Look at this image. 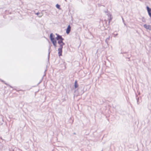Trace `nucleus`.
Returning a JSON list of instances; mask_svg holds the SVG:
<instances>
[{
  "label": "nucleus",
  "instance_id": "nucleus-1",
  "mask_svg": "<svg viewBox=\"0 0 151 151\" xmlns=\"http://www.w3.org/2000/svg\"><path fill=\"white\" fill-rule=\"evenodd\" d=\"M63 40H58V43L60 45V47H63V45H64V43L63 41Z\"/></svg>",
  "mask_w": 151,
  "mask_h": 151
},
{
  "label": "nucleus",
  "instance_id": "nucleus-2",
  "mask_svg": "<svg viewBox=\"0 0 151 151\" xmlns=\"http://www.w3.org/2000/svg\"><path fill=\"white\" fill-rule=\"evenodd\" d=\"M51 40L55 47H56L57 42L55 38L52 39Z\"/></svg>",
  "mask_w": 151,
  "mask_h": 151
},
{
  "label": "nucleus",
  "instance_id": "nucleus-3",
  "mask_svg": "<svg viewBox=\"0 0 151 151\" xmlns=\"http://www.w3.org/2000/svg\"><path fill=\"white\" fill-rule=\"evenodd\" d=\"M63 47H60L58 49V54L59 56L62 55V49L63 48Z\"/></svg>",
  "mask_w": 151,
  "mask_h": 151
},
{
  "label": "nucleus",
  "instance_id": "nucleus-4",
  "mask_svg": "<svg viewBox=\"0 0 151 151\" xmlns=\"http://www.w3.org/2000/svg\"><path fill=\"white\" fill-rule=\"evenodd\" d=\"M71 29V27L70 25H69L68 27L67 28V29L66 30V32L67 34H69L70 33V31Z\"/></svg>",
  "mask_w": 151,
  "mask_h": 151
},
{
  "label": "nucleus",
  "instance_id": "nucleus-5",
  "mask_svg": "<svg viewBox=\"0 0 151 151\" xmlns=\"http://www.w3.org/2000/svg\"><path fill=\"white\" fill-rule=\"evenodd\" d=\"M147 9L150 16L151 17V9L148 6L147 7Z\"/></svg>",
  "mask_w": 151,
  "mask_h": 151
},
{
  "label": "nucleus",
  "instance_id": "nucleus-6",
  "mask_svg": "<svg viewBox=\"0 0 151 151\" xmlns=\"http://www.w3.org/2000/svg\"><path fill=\"white\" fill-rule=\"evenodd\" d=\"M144 27L147 29L151 30V27L149 25H147V24H145L144 25Z\"/></svg>",
  "mask_w": 151,
  "mask_h": 151
},
{
  "label": "nucleus",
  "instance_id": "nucleus-7",
  "mask_svg": "<svg viewBox=\"0 0 151 151\" xmlns=\"http://www.w3.org/2000/svg\"><path fill=\"white\" fill-rule=\"evenodd\" d=\"M56 39L58 40H63L61 36L58 35H57V37H56Z\"/></svg>",
  "mask_w": 151,
  "mask_h": 151
},
{
  "label": "nucleus",
  "instance_id": "nucleus-8",
  "mask_svg": "<svg viewBox=\"0 0 151 151\" xmlns=\"http://www.w3.org/2000/svg\"><path fill=\"white\" fill-rule=\"evenodd\" d=\"M78 85L77 83V80H76L75 82L74 86L75 88H77L78 87Z\"/></svg>",
  "mask_w": 151,
  "mask_h": 151
},
{
  "label": "nucleus",
  "instance_id": "nucleus-9",
  "mask_svg": "<svg viewBox=\"0 0 151 151\" xmlns=\"http://www.w3.org/2000/svg\"><path fill=\"white\" fill-rule=\"evenodd\" d=\"M55 36H54V35H53L52 33H51L50 34V40H51L52 39L55 38Z\"/></svg>",
  "mask_w": 151,
  "mask_h": 151
},
{
  "label": "nucleus",
  "instance_id": "nucleus-10",
  "mask_svg": "<svg viewBox=\"0 0 151 151\" xmlns=\"http://www.w3.org/2000/svg\"><path fill=\"white\" fill-rule=\"evenodd\" d=\"M56 7L58 9H60V6L59 4H57L56 5Z\"/></svg>",
  "mask_w": 151,
  "mask_h": 151
}]
</instances>
